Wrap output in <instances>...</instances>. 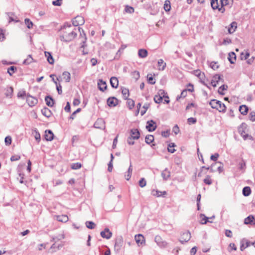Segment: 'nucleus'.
Segmentation results:
<instances>
[{"label": "nucleus", "mask_w": 255, "mask_h": 255, "mask_svg": "<svg viewBox=\"0 0 255 255\" xmlns=\"http://www.w3.org/2000/svg\"><path fill=\"white\" fill-rule=\"evenodd\" d=\"M62 29L63 33L61 36V40L66 42H69L73 40L77 36V33L72 29L71 25L68 23H65Z\"/></svg>", "instance_id": "obj_1"}, {"label": "nucleus", "mask_w": 255, "mask_h": 255, "mask_svg": "<svg viewBox=\"0 0 255 255\" xmlns=\"http://www.w3.org/2000/svg\"><path fill=\"white\" fill-rule=\"evenodd\" d=\"M209 104L213 109H215L220 112L225 113L226 112V106L220 101L213 99L210 102Z\"/></svg>", "instance_id": "obj_2"}, {"label": "nucleus", "mask_w": 255, "mask_h": 255, "mask_svg": "<svg viewBox=\"0 0 255 255\" xmlns=\"http://www.w3.org/2000/svg\"><path fill=\"white\" fill-rule=\"evenodd\" d=\"M191 234L189 231L184 232L181 234L179 241L183 244L184 243L188 242L191 239Z\"/></svg>", "instance_id": "obj_3"}, {"label": "nucleus", "mask_w": 255, "mask_h": 255, "mask_svg": "<svg viewBox=\"0 0 255 255\" xmlns=\"http://www.w3.org/2000/svg\"><path fill=\"white\" fill-rule=\"evenodd\" d=\"M85 22L84 17L78 15L72 20V24L74 26L83 25Z\"/></svg>", "instance_id": "obj_4"}, {"label": "nucleus", "mask_w": 255, "mask_h": 255, "mask_svg": "<svg viewBox=\"0 0 255 255\" xmlns=\"http://www.w3.org/2000/svg\"><path fill=\"white\" fill-rule=\"evenodd\" d=\"M156 123L153 120L148 121L146 123V128L149 132L155 130L156 128Z\"/></svg>", "instance_id": "obj_5"}, {"label": "nucleus", "mask_w": 255, "mask_h": 255, "mask_svg": "<svg viewBox=\"0 0 255 255\" xmlns=\"http://www.w3.org/2000/svg\"><path fill=\"white\" fill-rule=\"evenodd\" d=\"M26 102L30 107H32L37 103L38 100L35 97L29 95L26 97Z\"/></svg>", "instance_id": "obj_6"}, {"label": "nucleus", "mask_w": 255, "mask_h": 255, "mask_svg": "<svg viewBox=\"0 0 255 255\" xmlns=\"http://www.w3.org/2000/svg\"><path fill=\"white\" fill-rule=\"evenodd\" d=\"M119 100L114 97H110L107 99V104L110 107H114L118 104Z\"/></svg>", "instance_id": "obj_7"}, {"label": "nucleus", "mask_w": 255, "mask_h": 255, "mask_svg": "<svg viewBox=\"0 0 255 255\" xmlns=\"http://www.w3.org/2000/svg\"><path fill=\"white\" fill-rule=\"evenodd\" d=\"M154 241L160 247H165L167 246V243L162 239L160 236H156L154 238Z\"/></svg>", "instance_id": "obj_8"}, {"label": "nucleus", "mask_w": 255, "mask_h": 255, "mask_svg": "<svg viewBox=\"0 0 255 255\" xmlns=\"http://www.w3.org/2000/svg\"><path fill=\"white\" fill-rule=\"evenodd\" d=\"M101 237L106 239H110L112 236V233L108 228H106L100 233Z\"/></svg>", "instance_id": "obj_9"}, {"label": "nucleus", "mask_w": 255, "mask_h": 255, "mask_svg": "<svg viewBox=\"0 0 255 255\" xmlns=\"http://www.w3.org/2000/svg\"><path fill=\"white\" fill-rule=\"evenodd\" d=\"M165 92L163 90H160L158 92L159 95H155L154 97V101L156 103L159 104L163 100V96L162 95H164Z\"/></svg>", "instance_id": "obj_10"}, {"label": "nucleus", "mask_w": 255, "mask_h": 255, "mask_svg": "<svg viewBox=\"0 0 255 255\" xmlns=\"http://www.w3.org/2000/svg\"><path fill=\"white\" fill-rule=\"evenodd\" d=\"M211 5L213 9H218L219 11L223 12L225 11V8H219V5L218 4V0H211Z\"/></svg>", "instance_id": "obj_11"}, {"label": "nucleus", "mask_w": 255, "mask_h": 255, "mask_svg": "<svg viewBox=\"0 0 255 255\" xmlns=\"http://www.w3.org/2000/svg\"><path fill=\"white\" fill-rule=\"evenodd\" d=\"M130 136L135 139H138L140 137L139 130L136 128H133L130 130Z\"/></svg>", "instance_id": "obj_12"}, {"label": "nucleus", "mask_w": 255, "mask_h": 255, "mask_svg": "<svg viewBox=\"0 0 255 255\" xmlns=\"http://www.w3.org/2000/svg\"><path fill=\"white\" fill-rule=\"evenodd\" d=\"M98 86L99 90L101 91H104L107 89V84L105 81L102 79H100L98 82Z\"/></svg>", "instance_id": "obj_13"}, {"label": "nucleus", "mask_w": 255, "mask_h": 255, "mask_svg": "<svg viewBox=\"0 0 255 255\" xmlns=\"http://www.w3.org/2000/svg\"><path fill=\"white\" fill-rule=\"evenodd\" d=\"M134 239L138 245H142L145 242L144 237L141 234L135 235Z\"/></svg>", "instance_id": "obj_14"}, {"label": "nucleus", "mask_w": 255, "mask_h": 255, "mask_svg": "<svg viewBox=\"0 0 255 255\" xmlns=\"http://www.w3.org/2000/svg\"><path fill=\"white\" fill-rule=\"evenodd\" d=\"M54 134L51 130H46L45 131V138L47 141H51L53 139Z\"/></svg>", "instance_id": "obj_15"}, {"label": "nucleus", "mask_w": 255, "mask_h": 255, "mask_svg": "<svg viewBox=\"0 0 255 255\" xmlns=\"http://www.w3.org/2000/svg\"><path fill=\"white\" fill-rule=\"evenodd\" d=\"M104 127V121L102 119H98L94 124V127L97 128H102Z\"/></svg>", "instance_id": "obj_16"}, {"label": "nucleus", "mask_w": 255, "mask_h": 255, "mask_svg": "<svg viewBox=\"0 0 255 255\" xmlns=\"http://www.w3.org/2000/svg\"><path fill=\"white\" fill-rule=\"evenodd\" d=\"M244 223L247 225H255V220L254 217L253 215H250L249 216L245 218Z\"/></svg>", "instance_id": "obj_17"}, {"label": "nucleus", "mask_w": 255, "mask_h": 255, "mask_svg": "<svg viewBox=\"0 0 255 255\" xmlns=\"http://www.w3.org/2000/svg\"><path fill=\"white\" fill-rule=\"evenodd\" d=\"M151 194L154 196L159 197L164 196V195H165L166 194V191H158V190L153 189L151 191Z\"/></svg>", "instance_id": "obj_18"}, {"label": "nucleus", "mask_w": 255, "mask_h": 255, "mask_svg": "<svg viewBox=\"0 0 255 255\" xmlns=\"http://www.w3.org/2000/svg\"><path fill=\"white\" fill-rule=\"evenodd\" d=\"M161 176L164 180H167L170 177V172L167 168H165L161 173Z\"/></svg>", "instance_id": "obj_19"}, {"label": "nucleus", "mask_w": 255, "mask_h": 255, "mask_svg": "<svg viewBox=\"0 0 255 255\" xmlns=\"http://www.w3.org/2000/svg\"><path fill=\"white\" fill-rule=\"evenodd\" d=\"M221 79V76L218 74H216L214 75L213 77V79L211 81V84L214 87H216L217 84L218 83L219 80Z\"/></svg>", "instance_id": "obj_20"}, {"label": "nucleus", "mask_w": 255, "mask_h": 255, "mask_svg": "<svg viewBox=\"0 0 255 255\" xmlns=\"http://www.w3.org/2000/svg\"><path fill=\"white\" fill-rule=\"evenodd\" d=\"M45 101L46 102V105L50 107H52L53 106L54 102V100L50 96H46L45 97Z\"/></svg>", "instance_id": "obj_21"}, {"label": "nucleus", "mask_w": 255, "mask_h": 255, "mask_svg": "<svg viewBox=\"0 0 255 255\" xmlns=\"http://www.w3.org/2000/svg\"><path fill=\"white\" fill-rule=\"evenodd\" d=\"M110 83L113 88H117L119 85V81L117 78L112 77L110 79Z\"/></svg>", "instance_id": "obj_22"}, {"label": "nucleus", "mask_w": 255, "mask_h": 255, "mask_svg": "<svg viewBox=\"0 0 255 255\" xmlns=\"http://www.w3.org/2000/svg\"><path fill=\"white\" fill-rule=\"evenodd\" d=\"M250 242L246 240L245 239H243L241 242V247L240 250L241 251H244L246 248H248L250 246Z\"/></svg>", "instance_id": "obj_23"}, {"label": "nucleus", "mask_w": 255, "mask_h": 255, "mask_svg": "<svg viewBox=\"0 0 255 255\" xmlns=\"http://www.w3.org/2000/svg\"><path fill=\"white\" fill-rule=\"evenodd\" d=\"M228 59L231 64H234L236 60V54L234 52H230Z\"/></svg>", "instance_id": "obj_24"}, {"label": "nucleus", "mask_w": 255, "mask_h": 255, "mask_svg": "<svg viewBox=\"0 0 255 255\" xmlns=\"http://www.w3.org/2000/svg\"><path fill=\"white\" fill-rule=\"evenodd\" d=\"M41 113L43 116L47 118H49L52 115L51 111L46 107H44L41 110Z\"/></svg>", "instance_id": "obj_25"}, {"label": "nucleus", "mask_w": 255, "mask_h": 255, "mask_svg": "<svg viewBox=\"0 0 255 255\" xmlns=\"http://www.w3.org/2000/svg\"><path fill=\"white\" fill-rule=\"evenodd\" d=\"M44 53L45 56L47 57L48 62L50 64H53L54 62V60L51 55V53L47 51H45Z\"/></svg>", "instance_id": "obj_26"}, {"label": "nucleus", "mask_w": 255, "mask_h": 255, "mask_svg": "<svg viewBox=\"0 0 255 255\" xmlns=\"http://www.w3.org/2000/svg\"><path fill=\"white\" fill-rule=\"evenodd\" d=\"M193 73L195 75H196L197 77H198V78H199L200 79L202 83H203L205 85H206V86H207L209 88V87L207 85V84H206L205 83V82L202 81V78L204 76V73L202 74L200 70H194L193 71Z\"/></svg>", "instance_id": "obj_27"}, {"label": "nucleus", "mask_w": 255, "mask_h": 255, "mask_svg": "<svg viewBox=\"0 0 255 255\" xmlns=\"http://www.w3.org/2000/svg\"><path fill=\"white\" fill-rule=\"evenodd\" d=\"M57 221L63 223H66L68 221V217L67 215H62L56 216Z\"/></svg>", "instance_id": "obj_28"}, {"label": "nucleus", "mask_w": 255, "mask_h": 255, "mask_svg": "<svg viewBox=\"0 0 255 255\" xmlns=\"http://www.w3.org/2000/svg\"><path fill=\"white\" fill-rule=\"evenodd\" d=\"M249 109L246 105H242L240 106L239 111L243 115H246L248 113Z\"/></svg>", "instance_id": "obj_29"}, {"label": "nucleus", "mask_w": 255, "mask_h": 255, "mask_svg": "<svg viewBox=\"0 0 255 255\" xmlns=\"http://www.w3.org/2000/svg\"><path fill=\"white\" fill-rule=\"evenodd\" d=\"M166 64L165 63L163 59H160L158 61V68L159 70H164Z\"/></svg>", "instance_id": "obj_30"}, {"label": "nucleus", "mask_w": 255, "mask_h": 255, "mask_svg": "<svg viewBox=\"0 0 255 255\" xmlns=\"http://www.w3.org/2000/svg\"><path fill=\"white\" fill-rule=\"evenodd\" d=\"M230 27L228 28V32L229 33L232 34L234 33L237 27V24L236 22H232L230 25Z\"/></svg>", "instance_id": "obj_31"}, {"label": "nucleus", "mask_w": 255, "mask_h": 255, "mask_svg": "<svg viewBox=\"0 0 255 255\" xmlns=\"http://www.w3.org/2000/svg\"><path fill=\"white\" fill-rule=\"evenodd\" d=\"M63 78L65 80V82L68 83L71 80L70 73L68 71H64L62 74Z\"/></svg>", "instance_id": "obj_32"}, {"label": "nucleus", "mask_w": 255, "mask_h": 255, "mask_svg": "<svg viewBox=\"0 0 255 255\" xmlns=\"http://www.w3.org/2000/svg\"><path fill=\"white\" fill-rule=\"evenodd\" d=\"M147 51L145 49H140L138 51V55L140 58H145L147 56Z\"/></svg>", "instance_id": "obj_33"}, {"label": "nucleus", "mask_w": 255, "mask_h": 255, "mask_svg": "<svg viewBox=\"0 0 255 255\" xmlns=\"http://www.w3.org/2000/svg\"><path fill=\"white\" fill-rule=\"evenodd\" d=\"M13 89L11 87H7L5 95L6 97L11 98L13 95Z\"/></svg>", "instance_id": "obj_34"}, {"label": "nucleus", "mask_w": 255, "mask_h": 255, "mask_svg": "<svg viewBox=\"0 0 255 255\" xmlns=\"http://www.w3.org/2000/svg\"><path fill=\"white\" fill-rule=\"evenodd\" d=\"M251 193V188L249 186L245 187L243 189V194L245 196H248Z\"/></svg>", "instance_id": "obj_35"}, {"label": "nucleus", "mask_w": 255, "mask_h": 255, "mask_svg": "<svg viewBox=\"0 0 255 255\" xmlns=\"http://www.w3.org/2000/svg\"><path fill=\"white\" fill-rule=\"evenodd\" d=\"M34 61V59L32 57L31 55H28L27 58L23 61V64L25 65H29Z\"/></svg>", "instance_id": "obj_36"}, {"label": "nucleus", "mask_w": 255, "mask_h": 255, "mask_svg": "<svg viewBox=\"0 0 255 255\" xmlns=\"http://www.w3.org/2000/svg\"><path fill=\"white\" fill-rule=\"evenodd\" d=\"M238 131L241 134V135L243 136L245 139L247 138L248 134L246 133V132L243 128V125L239 127Z\"/></svg>", "instance_id": "obj_37"}, {"label": "nucleus", "mask_w": 255, "mask_h": 255, "mask_svg": "<svg viewBox=\"0 0 255 255\" xmlns=\"http://www.w3.org/2000/svg\"><path fill=\"white\" fill-rule=\"evenodd\" d=\"M154 140V136L152 135L148 134L145 136V141L147 144H150Z\"/></svg>", "instance_id": "obj_38"}, {"label": "nucleus", "mask_w": 255, "mask_h": 255, "mask_svg": "<svg viewBox=\"0 0 255 255\" xmlns=\"http://www.w3.org/2000/svg\"><path fill=\"white\" fill-rule=\"evenodd\" d=\"M234 0H220V2L221 4V7L223 8V6L229 5L230 4H232L233 3Z\"/></svg>", "instance_id": "obj_39"}, {"label": "nucleus", "mask_w": 255, "mask_h": 255, "mask_svg": "<svg viewBox=\"0 0 255 255\" xmlns=\"http://www.w3.org/2000/svg\"><path fill=\"white\" fill-rule=\"evenodd\" d=\"M228 88V86L226 85H223L219 87L218 89V93L221 95H224L225 93H224V90H226Z\"/></svg>", "instance_id": "obj_40"}, {"label": "nucleus", "mask_w": 255, "mask_h": 255, "mask_svg": "<svg viewBox=\"0 0 255 255\" xmlns=\"http://www.w3.org/2000/svg\"><path fill=\"white\" fill-rule=\"evenodd\" d=\"M201 217L202 218V219L201 220L200 223L201 224H206L208 222L210 223H212V221H209L208 219H209L208 217L205 216L204 214H201L200 215Z\"/></svg>", "instance_id": "obj_41"}, {"label": "nucleus", "mask_w": 255, "mask_h": 255, "mask_svg": "<svg viewBox=\"0 0 255 255\" xmlns=\"http://www.w3.org/2000/svg\"><path fill=\"white\" fill-rule=\"evenodd\" d=\"M85 224H86V227L90 229H93L96 227L95 224L92 221H87L85 223Z\"/></svg>", "instance_id": "obj_42"}, {"label": "nucleus", "mask_w": 255, "mask_h": 255, "mask_svg": "<svg viewBox=\"0 0 255 255\" xmlns=\"http://www.w3.org/2000/svg\"><path fill=\"white\" fill-rule=\"evenodd\" d=\"M17 70V68L14 66H10L7 69V73L9 74L10 76H12L13 73H14Z\"/></svg>", "instance_id": "obj_43"}, {"label": "nucleus", "mask_w": 255, "mask_h": 255, "mask_svg": "<svg viewBox=\"0 0 255 255\" xmlns=\"http://www.w3.org/2000/svg\"><path fill=\"white\" fill-rule=\"evenodd\" d=\"M239 168L242 170L243 172L245 171L246 167V164L245 161L244 160H242V161L241 162H240L239 164Z\"/></svg>", "instance_id": "obj_44"}, {"label": "nucleus", "mask_w": 255, "mask_h": 255, "mask_svg": "<svg viewBox=\"0 0 255 255\" xmlns=\"http://www.w3.org/2000/svg\"><path fill=\"white\" fill-rule=\"evenodd\" d=\"M127 105L128 107V108L131 110L132 109L133 107L134 106V102L133 100L128 99L127 101Z\"/></svg>", "instance_id": "obj_45"}, {"label": "nucleus", "mask_w": 255, "mask_h": 255, "mask_svg": "<svg viewBox=\"0 0 255 255\" xmlns=\"http://www.w3.org/2000/svg\"><path fill=\"white\" fill-rule=\"evenodd\" d=\"M122 93L124 97L126 99H127L128 97L129 96V91H128V89H127V88H123L122 90Z\"/></svg>", "instance_id": "obj_46"}, {"label": "nucleus", "mask_w": 255, "mask_h": 255, "mask_svg": "<svg viewBox=\"0 0 255 255\" xmlns=\"http://www.w3.org/2000/svg\"><path fill=\"white\" fill-rule=\"evenodd\" d=\"M64 238H65L64 235L61 234V235H59L58 236L53 237L52 241L56 242L58 241L63 239Z\"/></svg>", "instance_id": "obj_47"}, {"label": "nucleus", "mask_w": 255, "mask_h": 255, "mask_svg": "<svg viewBox=\"0 0 255 255\" xmlns=\"http://www.w3.org/2000/svg\"><path fill=\"white\" fill-rule=\"evenodd\" d=\"M25 24H26L27 27L29 29H30L32 27L33 23L28 18H25L24 20Z\"/></svg>", "instance_id": "obj_48"}, {"label": "nucleus", "mask_w": 255, "mask_h": 255, "mask_svg": "<svg viewBox=\"0 0 255 255\" xmlns=\"http://www.w3.org/2000/svg\"><path fill=\"white\" fill-rule=\"evenodd\" d=\"M175 146V144L174 143H170L168 145V152L170 153H174L175 151V149L174 148V147Z\"/></svg>", "instance_id": "obj_49"}, {"label": "nucleus", "mask_w": 255, "mask_h": 255, "mask_svg": "<svg viewBox=\"0 0 255 255\" xmlns=\"http://www.w3.org/2000/svg\"><path fill=\"white\" fill-rule=\"evenodd\" d=\"M171 8L170 2L169 0H165L164 4V8L165 11L170 10Z\"/></svg>", "instance_id": "obj_50"}, {"label": "nucleus", "mask_w": 255, "mask_h": 255, "mask_svg": "<svg viewBox=\"0 0 255 255\" xmlns=\"http://www.w3.org/2000/svg\"><path fill=\"white\" fill-rule=\"evenodd\" d=\"M81 164L79 162L74 163L71 164V168L73 169H78L81 167Z\"/></svg>", "instance_id": "obj_51"}, {"label": "nucleus", "mask_w": 255, "mask_h": 255, "mask_svg": "<svg viewBox=\"0 0 255 255\" xmlns=\"http://www.w3.org/2000/svg\"><path fill=\"white\" fill-rule=\"evenodd\" d=\"M149 107V104L148 103H145L143 105V110L141 111V116H143L144 114H145V113H146L147 110L148 109Z\"/></svg>", "instance_id": "obj_52"}, {"label": "nucleus", "mask_w": 255, "mask_h": 255, "mask_svg": "<svg viewBox=\"0 0 255 255\" xmlns=\"http://www.w3.org/2000/svg\"><path fill=\"white\" fill-rule=\"evenodd\" d=\"M147 78L148 83L150 84H154L155 83V81L153 80V78L151 74H147Z\"/></svg>", "instance_id": "obj_53"}, {"label": "nucleus", "mask_w": 255, "mask_h": 255, "mask_svg": "<svg viewBox=\"0 0 255 255\" xmlns=\"http://www.w3.org/2000/svg\"><path fill=\"white\" fill-rule=\"evenodd\" d=\"M204 182L207 185H211L212 183V181L211 179V177L209 175L206 176L204 179Z\"/></svg>", "instance_id": "obj_54"}, {"label": "nucleus", "mask_w": 255, "mask_h": 255, "mask_svg": "<svg viewBox=\"0 0 255 255\" xmlns=\"http://www.w3.org/2000/svg\"><path fill=\"white\" fill-rule=\"evenodd\" d=\"M187 93V90H183L181 93L180 96H178L176 98V100L178 101L181 98L183 97L184 98L186 96Z\"/></svg>", "instance_id": "obj_55"}, {"label": "nucleus", "mask_w": 255, "mask_h": 255, "mask_svg": "<svg viewBox=\"0 0 255 255\" xmlns=\"http://www.w3.org/2000/svg\"><path fill=\"white\" fill-rule=\"evenodd\" d=\"M146 181L144 178H142L139 181V185L140 187L143 188L146 186Z\"/></svg>", "instance_id": "obj_56"}, {"label": "nucleus", "mask_w": 255, "mask_h": 255, "mask_svg": "<svg viewBox=\"0 0 255 255\" xmlns=\"http://www.w3.org/2000/svg\"><path fill=\"white\" fill-rule=\"evenodd\" d=\"M5 39L4 35V30L1 28H0V41H3Z\"/></svg>", "instance_id": "obj_57"}, {"label": "nucleus", "mask_w": 255, "mask_h": 255, "mask_svg": "<svg viewBox=\"0 0 255 255\" xmlns=\"http://www.w3.org/2000/svg\"><path fill=\"white\" fill-rule=\"evenodd\" d=\"M11 137L10 136H7L4 139L5 144L6 145H9L11 143Z\"/></svg>", "instance_id": "obj_58"}, {"label": "nucleus", "mask_w": 255, "mask_h": 255, "mask_svg": "<svg viewBox=\"0 0 255 255\" xmlns=\"http://www.w3.org/2000/svg\"><path fill=\"white\" fill-rule=\"evenodd\" d=\"M26 96V92L25 91H20L17 93V97L19 98L24 99Z\"/></svg>", "instance_id": "obj_59"}, {"label": "nucleus", "mask_w": 255, "mask_h": 255, "mask_svg": "<svg viewBox=\"0 0 255 255\" xmlns=\"http://www.w3.org/2000/svg\"><path fill=\"white\" fill-rule=\"evenodd\" d=\"M125 11L129 13H132L134 12V8L131 6L127 5L125 8Z\"/></svg>", "instance_id": "obj_60"}, {"label": "nucleus", "mask_w": 255, "mask_h": 255, "mask_svg": "<svg viewBox=\"0 0 255 255\" xmlns=\"http://www.w3.org/2000/svg\"><path fill=\"white\" fill-rule=\"evenodd\" d=\"M210 67L214 70L217 69L219 66L217 62H212L210 64Z\"/></svg>", "instance_id": "obj_61"}, {"label": "nucleus", "mask_w": 255, "mask_h": 255, "mask_svg": "<svg viewBox=\"0 0 255 255\" xmlns=\"http://www.w3.org/2000/svg\"><path fill=\"white\" fill-rule=\"evenodd\" d=\"M34 137H35V140H36L38 142H40V133H39L37 131H36V130H35V135H34Z\"/></svg>", "instance_id": "obj_62"}, {"label": "nucleus", "mask_w": 255, "mask_h": 255, "mask_svg": "<svg viewBox=\"0 0 255 255\" xmlns=\"http://www.w3.org/2000/svg\"><path fill=\"white\" fill-rule=\"evenodd\" d=\"M20 159V156L19 155H14L11 156L10 157V160L11 161H17Z\"/></svg>", "instance_id": "obj_63"}, {"label": "nucleus", "mask_w": 255, "mask_h": 255, "mask_svg": "<svg viewBox=\"0 0 255 255\" xmlns=\"http://www.w3.org/2000/svg\"><path fill=\"white\" fill-rule=\"evenodd\" d=\"M249 118L252 122L255 121V112L253 111L250 113Z\"/></svg>", "instance_id": "obj_64"}]
</instances>
